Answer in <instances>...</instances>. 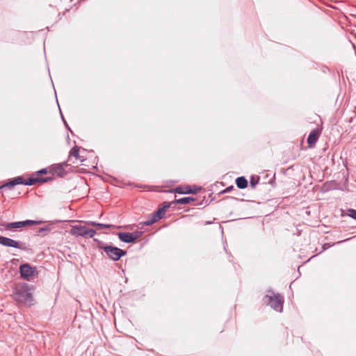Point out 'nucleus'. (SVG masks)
Listing matches in <instances>:
<instances>
[{
    "mask_svg": "<svg viewBox=\"0 0 356 356\" xmlns=\"http://www.w3.org/2000/svg\"><path fill=\"white\" fill-rule=\"evenodd\" d=\"M347 215L356 220V210L355 209H349L347 210Z\"/></svg>",
    "mask_w": 356,
    "mask_h": 356,
    "instance_id": "dca6fc26",
    "label": "nucleus"
},
{
    "mask_svg": "<svg viewBox=\"0 0 356 356\" xmlns=\"http://www.w3.org/2000/svg\"><path fill=\"white\" fill-rule=\"evenodd\" d=\"M19 273L21 277L27 281H31L37 274L36 268L31 266L29 264L21 265L19 266Z\"/></svg>",
    "mask_w": 356,
    "mask_h": 356,
    "instance_id": "39448f33",
    "label": "nucleus"
},
{
    "mask_svg": "<svg viewBox=\"0 0 356 356\" xmlns=\"http://www.w3.org/2000/svg\"><path fill=\"white\" fill-rule=\"evenodd\" d=\"M70 154L73 156H74L76 159H78V156L79 155V149L76 147H74L72 148V149L70 151Z\"/></svg>",
    "mask_w": 356,
    "mask_h": 356,
    "instance_id": "6ab92c4d",
    "label": "nucleus"
},
{
    "mask_svg": "<svg viewBox=\"0 0 356 356\" xmlns=\"http://www.w3.org/2000/svg\"><path fill=\"white\" fill-rule=\"evenodd\" d=\"M133 234H134V236H136V239H137V238H138L140 237L141 233L139 232H134Z\"/></svg>",
    "mask_w": 356,
    "mask_h": 356,
    "instance_id": "b1692460",
    "label": "nucleus"
},
{
    "mask_svg": "<svg viewBox=\"0 0 356 356\" xmlns=\"http://www.w3.org/2000/svg\"><path fill=\"white\" fill-rule=\"evenodd\" d=\"M99 248L104 250L108 258L113 261H118L127 254L125 250L112 245H102Z\"/></svg>",
    "mask_w": 356,
    "mask_h": 356,
    "instance_id": "7ed1b4c3",
    "label": "nucleus"
},
{
    "mask_svg": "<svg viewBox=\"0 0 356 356\" xmlns=\"http://www.w3.org/2000/svg\"><path fill=\"white\" fill-rule=\"evenodd\" d=\"M60 114H62L60 111ZM61 117H62V119H63V121L64 124H65L66 127H67V124L66 121L65 120L63 115H61Z\"/></svg>",
    "mask_w": 356,
    "mask_h": 356,
    "instance_id": "bb28decb",
    "label": "nucleus"
},
{
    "mask_svg": "<svg viewBox=\"0 0 356 356\" xmlns=\"http://www.w3.org/2000/svg\"><path fill=\"white\" fill-rule=\"evenodd\" d=\"M200 190V188L194 187V189H192V191H195V193H197V191Z\"/></svg>",
    "mask_w": 356,
    "mask_h": 356,
    "instance_id": "a878e982",
    "label": "nucleus"
},
{
    "mask_svg": "<svg viewBox=\"0 0 356 356\" xmlns=\"http://www.w3.org/2000/svg\"><path fill=\"white\" fill-rule=\"evenodd\" d=\"M248 180L244 177H239L236 179V184L240 189H244L248 186Z\"/></svg>",
    "mask_w": 356,
    "mask_h": 356,
    "instance_id": "ddd939ff",
    "label": "nucleus"
},
{
    "mask_svg": "<svg viewBox=\"0 0 356 356\" xmlns=\"http://www.w3.org/2000/svg\"><path fill=\"white\" fill-rule=\"evenodd\" d=\"M0 244L6 247L22 248L19 241L2 236H0Z\"/></svg>",
    "mask_w": 356,
    "mask_h": 356,
    "instance_id": "0eeeda50",
    "label": "nucleus"
},
{
    "mask_svg": "<svg viewBox=\"0 0 356 356\" xmlns=\"http://www.w3.org/2000/svg\"><path fill=\"white\" fill-rule=\"evenodd\" d=\"M38 174H40V175L46 174V173H47V170H46V169H44H44H42V170H39V171L38 172Z\"/></svg>",
    "mask_w": 356,
    "mask_h": 356,
    "instance_id": "4be33fe9",
    "label": "nucleus"
},
{
    "mask_svg": "<svg viewBox=\"0 0 356 356\" xmlns=\"http://www.w3.org/2000/svg\"><path fill=\"white\" fill-rule=\"evenodd\" d=\"M231 188H232V186H231L230 188H227V189L225 190V191H231Z\"/></svg>",
    "mask_w": 356,
    "mask_h": 356,
    "instance_id": "c85d7f7f",
    "label": "nucleus"
},
{
    "mask_svg": "<svg viewBox=\"0 0 356 356\" xmlns=\"http://www.w3.org/2000/svg\"><path fill=\"white\" fill-rule=\"evenodd\" d=\"M70 234L75 236L92 238L96 231L83 225H74L72 227Z\"/></svg>",
    "mask_w": 356,
    "mask_h": 356,
    "instance_id": "20e7f679",
    "label": "nucleus"
},
{
    "mask_svg": "<svg viewBox=\"0 0 356 356\" xmlns=\"http://www.w3.org/2000/svg\"><path fill=\"white\" fill-rule=\"evenodd\" d=\"M157 221L163 218L165 216L164 209H159L157 211L152 215Z\"/></svg>",
    "mask_w": 356,
    "mask_h": 356,
    "instance_id": "2eb2a0df",
    "label": "nucleus"
},
{
    "mask_svg": "<svg viewBox=\"0 0 356 356\" xmlns=\"http://www.w3.org/2000/svg\"><path fill=\"white\" fill-rule=\"evenodd\" d=\"M259 177H251L250 179V186L252 188H254L256 185L259 183Z\"/></svg>",
    "mask_w": 356,
    "mask_h": 356,
    "instance_id": "aec40b11",
    "label": "nucleus"
},
{
    "mask_svg": "<svg viewBox=\"0 0 356 356\" xmlns=\"http://www.w3.org/2000/svg\"><path fill=\"white\" fill-rule=\"evenodd\" d=\"M60 114H62L60 111ZM61 117H62V119H63V121L64 124H65L66 127H67V124L66 121L65 120L63 115H61Z\"/></svg>",
    "mask_w": 356,
    "mask_h": 356,
    "instance_id": "cd10ccee",
    "label": "nucleus"
},
{
    "mask_svg": "<svg viewBox=\"0 0 356 356\" xmlns=\"http://www.w3.org/2000/svg\"><path fill=\"white\" fill-rule=\"evenodd\" d=\"M194 198L192 197H185L179 199H177L172 202V203L179 204H189L191 202L194 201Z\"/></svg>",
    "mask_w": 356,
    "mask_h": 356,
    "instance_id": "4468645a",
    "label": "nucleus"
},
{
    "mask_svg": "<svg viewBox=\"0 0 356 356\" xmlns=\"http://www.w3.org/2000/svg\"><path fill=\"white\" fill-rule=\"evenodd\" d=\"M113 225H110V224H103V223H98V222H97V225H96V227L98 229H104V228H110Z\"/></svg>",
    "mask_w": 356,
    "mask_h": 356,
    "instance_id": "a211bd4d",
    "label": "nucleus"
},
{
    "mask_svg": "<svg viewBox=\"0 0 356 356\" xmlns=\"http://www.w3.org/2000/svg\"><path fill=\"white\" fill-rule=\"evenodd\" d=\"M231 188H232V186H231L230 188H227V189L225 190V191H231Z\"/></svg>",
    "mask_w": 356,
    "mask_h": 356,
    "instance_id": "c756f323",
    "label": "nucleus"
},
{
    "mask_svg": "<svg viewBox=\"0 0 356 356\" xmlns=\"http://www.w3.org/2000/svg\"><path fill=\"white\" fill-rule=\"evenodd\" d=\"M175 193L179 194H195V191H192L191 186H178L174 189Z\"/></svg>",
    "mask_w": 356,
    "mask_h": 356,
    "instance_id": "f8f14e48",
    "label": "nucleus"
},
{
    "mask_svg": "<svg viewBox=\"0 0 356 356\" xmlns=\"http://www.w3.org/2000/svg\"><path fill=\"white\" fill-rule=\"evenodd\" d=\"M86 223L88 225H91L92 226H95V227H96V225H97V222L95 221H87Z\"/></svg>",
    "mask_w": 356,
    "mask_h": 356,
    "instance_id": "5701e85b",
    "label": "nucleus"
},
{
    "mask_svg": "<svg viewBox=\"0 0 356 356\" xmlns=\"http://www.w3.org/2000/svg\"><path fill=\"white\" fill-rule=\"evenodd\" d=\"M47 230H49V229L47 227H42V228H40L39 232L42 233L43 232L47 231Z\"/></svg>",
    "mask_w": 356,
    "mask_h": 356,
    "instance_id": "393cba45",
    "label": "nucleus"
},
{
    "mask_svg": "<svg viewBox=\"0 0 356 356\" xmlns=\"http://www.w3.org/2000/svg\"><path fill=\"white\" fill-rule=\"evenodd\" d=\"M15 298L22 303L32 304L33 296L27 284H24L15 289Z\"/></svg>",
    "mask_w": 356,
    "mask_h": 356,
    "instance_id": "f257e3e1",
    "label": "nucleus"
},
{
    "mask_svg": "<svg viewBox=\"0 0 356 356\" xmlns=\"http://www.w3.org/2000/svg\"><path fill=\"white\" fill-rule=\"evenodd\" d=\"M46 181H47L46 179L38 178V177H35V178L31 177V178H29V179H26L23 178V181H22V184H24V185H27V186H32V185H34L35 184H36L38 182L44 183Z\"/></svg>",
    "mask_w": 356,
    "mask_h": 356,
    "instance_id": "9b49d317",
    "label": "nucleus"
},
{
    "mask_svg": "<svg viewBox=\"0 0 356 356\" xmlns=\"http://www.w3.org/2000/svg\"><path fill=\"white\" fill-rule=\"evenodd\" d=\"M40 222L32 220H26L24 221H19V222H8L4 224L3 226L4 227L5 229L6 230H11V229H17L22 228L24 226H29V225H33L39 224Z\"/></svg>",
    "mask_w": 356,
    "mask_h": 356,
    "instance_id": "423d86ee",
    "label": "nucleus"
},
{
    "mask_svg": "<svg viewBox=\"0 0 356 356\" xmlns=\"http://www.w3.org/2000/svg\"><path fill=\"white\" fill-rule=\"evenodd\" d=\"M172 204H173V203H172V202H170V203H168V202H164V203H163V207H161V209H164V212H165V210H166L167 209H168V208L170 207V205H171Z\"/></svg>",
    "mask_w": 356,
    "mask_h": 356,
    "instance_id": "412c9836",
    "label": "nucleus"
},
{
    "mask_svg": "<svg viewBox=\"0 0 356 356\" xmlns=\"http://www.w3.org/2000/svg\"><path fill=\"white\" fill-rule=\"evenodd\" d=\"M156 222H157V220L152 216V217L149 219L143 222V225L145 226H149L154 224Z\"/></svg>",
    "mask_w": 356,
    "mask_h": 356,
    "instance_id": "f3484780",
    "label": "nucleus"
},
{
    "mask_svg": "<svg viewBox=\"0 0 356 356\" xmlns=\"http://www.w3.org/2000/svg\"><path fill=\"white\" fill-rule=\"evenodd\" d=\"M319 137L318 131L317 129H313L307 138V143L309 147L315 145Z\"/></svg>",
    "mask_w": 356,
    "mask_h": 356,
    "instance_id": "9d476101",
    "label": "nucleus"
},
{
    "mask_svg": "<svg viewBox=\"0 0 356 356\" xmlns=\"http://www.w3.org/2000/svg\"><path fill=\"white\" fill-rule=\"evenodd\" d=\"M118 236L121 241L127 243H134L136 240V237L134 236V234L130 232H118Z\"/></svg>",
    "mask_w": 356,
    "mask_h": 356,
    "instance_id": "6e6552de",
    "label": "nucleus"
},
{
    "mask_svg": "<svg viewBox=\"0 0 356 356\" xmlns=\"http://www.w3.org/2000/svg\"><path fill=\"white\" fill-rule=\"evenodd\" d=\"M348 240H349V239H348H348H346V240H344V241H348ZM342 242H343V241H339L337 243H342Z\"/></svg>",
    "mask_w": 356,
    "mask_h": 356,
    "instance_id": "7c9ffc66",
    "label": "nucleus"
},
{
    "mask_svg": "<svg viewBox=\"0 0 356 356\" xmlns=\"http://www.w3.org/2000/svg\"><path fill=\"white\" fill-rule=\"evenodd\" d=\"M268 305L274 310L282 312L283 309V298L280 294H275L273 291H268L265 296Z\"/></svg>",
    "mask_w": 356,
    "mask_h": 356,
    "instance_id": "f03ea898",
    "label": "nucleus"
},
{
    "mask_svg": "<svg viewBox=\"0 0 356 356\" xmlns=\"http://www.w3.org/2000/svg\"><path fill=\"white\" fill-rule=\"evenodd\" d=\"M22 181H23V177H15L14 179H13L10 181H8V182L4 184L3 185L1 186H0V189H3V188L11 189L15 186H16L17 184H22Z\"/></svg>",
    "mask_w": 356,
    "mask_h": 356,
    "instance_id": "1a4fd4ad",
    "label": "nucleus"
}]
</instances>
